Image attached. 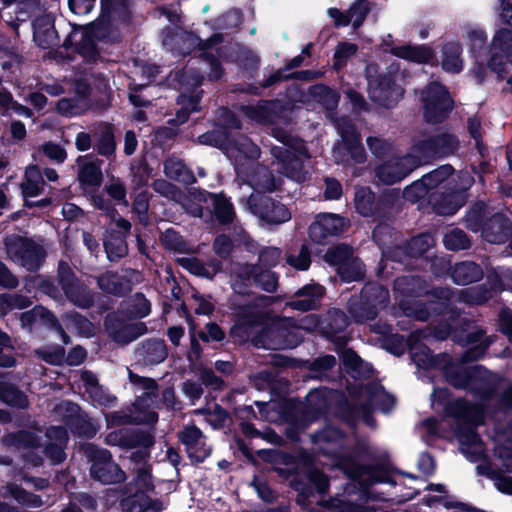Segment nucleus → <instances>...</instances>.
Returning <instances> with one entry per match:
<instances>
[{
	"mask_svg": "<svg viewBox=\"0 0 512 512\" xmlns=\"http://www.w3.org/2000/svg\"><path fill=\"white\" fill-rule=\"evenodd\" d=\"M359 297L368 305H373L378 316L379 310L384 309L388 304L389 291L379 283L368 282L361 289Z\"/></svg>",
	"mask_w": 512,
	"mask_h": 512,
	"instance_id": "ea45409f",
	"label": "nucleus"
},
{
	"mask_svg": "<svg viewBox=\"0 0 512 512\" xmlns=\"http://www.w3.org/2000/svg\"><path fill=\"white\" fill-rule=\"evenodd\" d=\"M275 138L282 146L273 145L270 154L279 164L280 172L291 180L304 182L307 179L304 162L310 157L305 142L285 132H278Z\"/></svg>",
	"mask_w": 512,
	"mask_h": 512,
	"instance_id": "0eeeda50",
	"label": "nucleus"
},
{
	"mask_svg": "<svg viewBox=\"0 0 512 512\" xmlns=\"http://www.w3.org/2000/svg\"><path fill=\"white\" fill-rule=\"evenodd\" d=\"M121 306L116 311L108 313L104 320V326L112 338L130 321Z\"/></svg>",
	"mask_w": 512,
	"mask_h": 512,
	"instance_id": "0e129e2a",
	"label": "nucleus"
},
{
	"mask_svg": "<svg viewBox=\"0 0 512 512\" xmlns=\"http://www.w3.org/2000/svg\"><path fill=\"white\" fill-rule=\"evenodd\" d=\"M83 452L91 463L90 475L93 480L104 485L120 484L126 480V473L113 461L109 450L94 443H87L83 447Z\"/></svg>",
	"mask_w": 512,
	"mask_h": 512,
	"instance_id": "1a4fd4ad",
	"label": "nucleus"
},
{
	"mask_svg": "<svg viewBox=\"0 0 512 512\" xmlns=\"http://www.w3.org/2000/svg\"><path fill=\"white\" fill-rule=\"evenodd\" d=\"M433 238L427 233L418 234L407 240L393 251V259L400 263H409L412 259L423 257L432 247Z\"/></svg>",
	"mask_w": 512,
	"mask_h": 512,
	"instance_id": "a878e982",
	"label": "nucleus"
},
{
	"mask_svg": "<svg viewBox=\"0 0 512 512\" xmlns=\"http://www.w3.org/2000/svg\"><path fill=\"white\" fill-rule=\"evenodd\" d=\"M357 51V44L347 41L339 42L333 55V68L336 71L341 70L346 66L347 61L357 53Z\"/></svg>",
	"mask_w": 512,
	"mask_h": 512,
	"instance_id": "680f3d73",
	"label": "nucleus"
},
{
	"mask_svg": "<svg viewBox=\"0 0 512 512\" xmlns=\"http://www.w3.org/2000/svg\"><path fill=\"white\" fill-rule=\"evenodd\" d=\"M349 325V318L339 308H331L319 322L321 334L332 342H337V335L344 332Z\"/></svg>",
	"mask_w": 512,
	"mask_h": 512,
	"instance_id": "7c9ffc66",
	"label": "nucleus"
},
{
	"mask_svg": "<svg viewBox=\"0 0 512 512\" xmlns=\"http://www.w3.org/2000/svg\"><path fill=\"white\" fill-rule=\"evenodd\" d=\"M335 466L351 481L359 482L367 473L369 464H362L352 453L334 455Z\"/></svg>",
	"mask_w": 512,
	"mask_h": 512,
	"instance_id": "f704fd0d",
	"label": "nucleus"
},
{
	"mask_svg": "<svg viewBox=\"0 0 512 512\" xmlns=\"http://www.w3.org/2000/svg\"><path fill=\"white\" fill-rule=\"evenodd\" d=\"M367 81L370 99L382 107L393 108L403 97L404 89L396 83L392 74L368 76Z\"/></svg>",
	"mask_w": 512,
	"mask_h": 512,
	"instance_id": "dca6fc26",
	"label": "nucleus"
},
{
	"mask_svg": "<svg viewBox=\"0 0 512 512\" xmlns=\"http://www.w3.org/2000/svg\"><path fill=\"white\" fill-rule=\"evenodd\" d=\"M490 215L491 211L488 205L484 201H476L470 206L465 214V226L474 233H481L483 226Z\"/></svg>",
	"mask_w": 512,
	"mask_h": 512,
	"instance_id": "a18cd8bd",
	"label": "nucleus"
},
{
	"mask_svg": "<svg viewBox=\"0 0 512 512\" xmlns=\"http://www.w3.org/2000/svg\"><path fill=\"white\" fill-rule=\"evenodd\" d=\"M103 246L107 259L118 262L128 254L126 235L120 230H107L103 238Z\"/></svg>",
	"mask_w": 512,
	"mask_h": 512,
	"instance_id": "c9c22d12",
	"label": "nucleus"
},
{
	"mask_svg": "<svg viewBox=\"0 0 512 512\" xmlns=\"http://www.w3.org/2000/svg\"><path fill=\"white\" fill-rule=\"evenodd\" d=\"M34 31V40L42 49H49L58 46L60 38L55 26L46 18L36 20Z\"/></svg>",
	"mask_w": 512,
	"mask_h": 512,
	"instance_id": "58836bf2",
	"label": "nucleus"
},
{
	"mask_svg": "<svg viewBox=\"0 0 512 512\" xmlns=\"http://www.w3.org/2000/svg\"><path fill=\"white\" fill-rule=\"evenodd\" d=\"M324 294L325 288L322 285L309 283L299 288L294 294V299L287 304L293 310L308 312L317 309L319 300Z\"/></svg>",
	"mask_w": 512,
	"mask_h": 512,
	"instance_id": "cd10ccee",
	"label": "nucleus"
},
{
	"mask_svg": "<svg viewBox=\"0 0 512 512\" xmlns=\"http://www.w3.org/2000/svg\"><path fill=\"white\" fill-rule=\"evenodd\" d=\"M391 53L401 59L417 64L436 65L438 63L435 51L427 45H402L395 46Z\"/></svg>",
	"mask_w": 512,
	"mask_h": 512,
	"instance_id": "2f4dec72",
	"label": "nucleus"
},
{
	"mask_svg": "<svg viewBox=\"0 0 512 512\" xmlns=\"http://www.w3.org/2000/svg\"><path fill=\"white\" fill-rule=\"evenodd\" d=\"M154 444V435L144 430L131 431L125 434H121L118 439V445L125 449H150L154 446Z\"/></svg>",
	"mask_w": 512,
	"mask_h": 512,
	"instance_id": "49530a36",
	"label": "nucleus"
},
{
	"mask_svg": "<svg viewBox=\"0 0 512 512\" xmlns=\"http://www.w3.org/2000/svg\"><path fill=\"white\" fill-rule=\"evenodd\" d=\"M427 295L431 296L426 302L415 301L412 305L401 302V308L405 315L413 317L417 321L426 322L433 317H440L434 327L437 337V329L442 324H454L462 315L461 310L453 303V291L448 287H434Z\"/></svg>",
	"mask_w": 512,
	"mask_h": 512,
	"instance_id": "20e7f679",
	"label": "nucleus"
},
{
	"mask_svg": "<svg viewBox=\"0 0 512 512\" xmlns=\"http://www.w3.org/2000/svg\"><path fill=\"white\" fill-rule=\"evenodd\" d=\"M101 15L122 24H128L132 18L129 0H100Z\"/></svg>",
	"mask_w": 512,
	"mask_h": 512,
	"instance_id": "37998d69",
	"label": "nucleus"
},
{
	"mask_svg": "<svg viewBox=\"0 0 512 512\" xmlns=\"http://www.w3.org/2000/svg\"><path fill=\"white\" fill-rule=\"evenodd\" d=\"M42 156H46L50 160L61 164L67 158V152L60 144L48 141L32 153V158L35 162H40Z\"/></svg>",
	"mask_w": 512,
	"mask_h": 512,
	"instance_id": "6e6d98bb",
	"label": "nucleus"
},
{
	"mask_svg": "<svg viewBox=\"0 0 512 512\" xmlns=\"http://www.w3.org/2000/svg\"><path fill=\"white\" fill-rule=\"evenodd\" d=\"M486 330L476 325L475 321L462 315L454 324H442L437 329V338L440 340L451 339L456 344L468 348L464 354V361H477L482 358L491 345V341L485 338Z\"/></svg>",
	"mask_w": 512,
	"mask_h": 512,
	"instance_id": "423d86ee",
	"label": "nucleus"
},
{
	"mask_svg": "<svg viewBox=\"0 0 512 512\" xmlns=\"http://www.w3.org/2000/svg\"><path fill=\"white\" fill-rule=\"evenodd\" d=\"M47 442L43 446V453L52 465L63 463L66 458L65 449L68 445L69 436L66 427L50 426L45 432Z\"/></svg>",
	"mask_w": 512,
	"mask_h": 512,
	"instance_id": "4be33fe9",
	"label": "nucleus"
},
{
	"mask_svg": "<svg viewBox=\"0 0 512 512\" xmlns=\"http://www.w3.org/2000/svg\"><path fill=\"white\" fill-rule=\"evenodd\" d=\"M399 197V190L394 188L384 189L379 195L368 186H360L355 189V211L362 217L372 218L373 221L379 222L372 231L374 242L384 243L382 236L388 230V226L381 223L390 219Z\"/></svg>",
	"mask_w": 512,
	"mask_h": 512,
	"instance_id": "7ed1b4c3",
	"label": "nucleus"
},
{
	"mask_svg": "<svg viewBox=\"0 0 512 512\" xmlns=\"http://www.w3.org/2000/svg\"><path fill=\"white\" fill-rule=\"evenodd\" d=\"M163 166L165 176L173 181L184 185H191L196 182L194 173L187 167L183 160L168 158L164 161Z\"/></svg>",
	"mask_w": 512,
	"mask_h": 512,
	"instance_id": "a19ab883",
	"label": "nucleus"
},
{
	"mask_svg": "<svg viewBox=\"0 0 512 512\" xmlns=\"http://www.w3.org/2000/svg\"><path fill=\"white\" fill-rule=\"evenodd\" d=\"M97 285L104 293L123 297L131 291L130 281L115 271H106L97 277Z\"/></svg>",
	"mask_w": 512,
	"mask_h": 512,
	"instance_id": "72a5a7b5",
	"label": "nucleus"
},
{
	"mask_svg": "<svg viewBox=\"0 0 512 512\" xmlns=\"http://www.w3.org/2000/svg\"><path fill=\"white\" fill-rule=\"evenodd\" d=\"M257 277L254 285L267 292L275 293L278 288L279 275L269 269H264L261 265L257 266Z\"/></svg>",
	"mask_w": 512,
	"mask_h": 512,
	"instance_id": "052dcab7",
	"label": "nucleus"
},
{
	"mask_svg": "<svg viewBox=\"0 0 512 512\" xmlns=\"http://www.w3.org/2000/svg\"><path fill=\"white\" fill-rule=\"evenodd\" d=\"M94 149L97 154L104 156L107 159H110L115 155L116 142L114 134L110 129H107L100 134Z\"/></svg>",
	"mask_w": 512,
	"mask_h": 512,
	"instance_id": "338daca9",
	"label": "nucleus"
},
{
	"mask_svg": "<svg viewBox=\"0 0 512 512\" xmlns=\"http://www.w3.org/2000/svg\"><path fill=\"white\" fill-rule=\"evenodd\" d=\"M447 183L441 191L433 192L429 196V203L437 215H454L466 202L465 189L458 188L455 183Z\"/></svg>",
	"mask_w": 512,
	"mask_h": 512,
	"instance_id": "a211bd4d",
	"label": "nucleus"
},
{
	"mask_svg": "<svg viewBox=\"0 0 512 512\" xmlns=\"http://www.w3.org/2000/svg\"><path fill=\"white\" fill-rule=\"evenodd\" d=\"M57 280L65 297L73 305L82 309H89L94 305L93 292L76 277L74 271L66 262L61 261L59 263Z\"/></svg>",
	"mask_w": 512,
	"mask_h": 512,
	"instance_id": "4468645a",
	"label": "nucleus"
},
{
	"mask_svg": "<svg viewBox=\"0 0 512 512\" xmlns=\"http://www.w3.org/2000/svg\"><path fill=\"white\" fill-rule=\"evenodd\" d=\"M348 227V220L334 213H319L308 228L310 239L317 244H325L330 237L341 236Z\"/></svg>",
	"mask_w": 512,
	"mask_h": 512,
	"instance_id": "f3484780",
	"label": "nucleus"
},
{
	"mask_svg": "<svg viewBox=\"0 0 512 512\" xmlns=\"http://www.w3.org/2000/svg\"><path fill=\"white\" fill-rule=\"evenodd\" d=\"M443 244L447 250L460 251L470 248L471 241L466 232L454 228L444 235Z\"/></svg>",
	"mask_w": 512,
	"mask_h": 512,
	"instance_id": "13d9d810",
	"label": "nucleus"
},
{
	"mask_svg": "<svg viewBox=\"0 0 512 512\" xmlns=\"http://www.w3.org/2000/svg\"><path fill=\"white\" fill-rule=\"evenodd\" d=\"M0 400L6 405L16 409L29 408L27 395L12 383L2 382L0 386Z\"/></svg>",
	"mask_w": 512,
	"mask_h": 512,
	"instance_id": "09e8293b",
	"label": "nucleus"
},
{
	"mask_svg": "<svg viewBox=\"0 0 512 512\" xmlns=\"http://www.w3.org/2000/svg\"><path fill=\"white\" fill-rule=\"evenodd\" d=\"M423 119L427 124H441L447 120L455 107L448 88L439 81L429 82L420 92Z\"/></svg>",
	"mask_w": 512,
	"mask_h": 512,
	"instance_id": "6e6552de",
	"label": "nucleus"
},
{
	"mask_svg": "<svg viewBox=\"0 0 512 512\" xmlns=\"http://www.w3.org/2000/svg\"><path fill=\"white\" fill-rule=\"evenodd\" d=\"M66 427L71 433L78 437L93 438L99 429L97 423L93 422L88 414L82 411L76 403H69L67 414L63 417Z\"/></svg>",
	"mask_w": 512,
	"mask_h": 512,
	"instance_id": "5701e85b",
	"label": "nucleus"
},
{
	"mask_svg": "<svg viewBox=\"0 0 512 512\" xmlns=\"http://www.w3.org/2000/svg\"><path fill=\"white\" fill-rule=\"evenodd\" d=\"M339 134L341 145L337 150L341 154L342 160L347 156L354 163L363 164L366 161V152L362 144L361 135L355 124L350 120L343 121L339 126Z\"/></svg>",
	"mask_w": 512,
	"mask_h": 512,
	"instance_id": "aec40b11",
	"label": "nucleus"
},
{
	"mask_svg": "<svg viewBox=\"0 0 512 512\" xmlns=\"http://www.w3.org/2000/svg\"><path fill=\"white\" fill-rule=\"evenodd\" d=\"M348 312L356 323H365L377 318L375 307L368 305L359 296H352L348 301Z\"/></svg>",
	"mask_w": 512,
	"mask_h": 512,
	"instance_id": "3c124183",
	"label": "nucleus"
},
{
	"mask_svg": "<svg viewBox=\"0 0 512 512\" xmlns=\"http://www.w3.org/2000/svg\"><path fill=\"white\" fill-rule=\"evenodd\" d=\"M303 342V336L297 329H290L280 321L271 320L268 327L258 331L254 347L267 349H293Z\"/></svg>",
	"mask_w": 512,
	"mask_h": 512,
	"instance_id": "ddd939ff",
	"label": "nucleus"
},
{
	"mask_svg": "<svg viewBox=\"0 0 512 512\" xmlns=\"http://www.w3.org/2000/svg\"><path fill=\"white\" fill-rule=\"evenodd\" d=\"M445 415L456 420L455 433L462 441H469L478 437L475 426L478 423V418L481 415L480 408L469 402L465 398H457L452 400L445 407Z\"/></svg>",
	"mask_w": 512,
	"mask_h": 512,
	"instance_id": "f8f14e48",
	"label": "nucleus"
},
{
	"mask_svg": "<svg viewBox=\"0 0 512 512\" xmlns=\"http://www.w3.org/2000/svg\"><path fill=\"white\" fill-rule=\"evenodd\" d=\"M393 290L402 297L400 302L405 301L406 305L413 304L415 298L422 297L429 293L427 281L419 275H402L396 277L393 283ZM401 306V303H399Z\"/></svg>",
	"mask_w": 512,
	"mask_h": 512,
	"instance_id": "b1692460",
	"label": "nucleus"
},
{
	"mask_svg": "<svg viewBox=\"0 0 512 512\" xmlns=\"http://www.w3.org/2000/svg\"><path fill=\"white\" fill-rule=\"evenodd\" d=\"M135 353L140 362L153 366L167 359L168 347L164 339L148 338L138 344Z\"/></svg>",
	"mask_w": 512,
	"mask_h": 512,
	"instance_id": "c85d7f7f",
	"label": "nucleus"
},
{
	"mask_svg": "<svg viewBox=\"0 0 512 512\" xmlns=\"http://www.w3.org/2000/svg\"><path fill=\"white\" fill-rule=\"evenodd\" d=\"M78 180L83 186L97 187L102 183L103 174L99 166L89 162L79 169Z\"/></svg>",
	"mask_w": 512,
	"mask_h": 512,
	"instance_id": "bf43d9fd",
	"label": "nucleus"
},
{
	"mask_svg": "<svg viewBox=\"0 0 512 512\" xmlns=\"http://www.w3.org/2000/svg\"><path fill=\"white\" fill-rule=\"evenodd\" d=\"M432 193L425 184L423 176L411 183L403 191L404 198L412 203L418 202L427 196L429 197Z\"/></svg>",
	"mask_w": 512,
	"mask_h": 512,
	"instance_id": "774afa93",
	"label": "nucleus"
},
{
	"mask_svg": "<svg viewBox=\"0 0 512 512\" xmlns=\"http://www.w3.org/2000/svg\"><path fill=\"white\" fill-rule=\"evenodd\" d=\"M74 52L82 56L86 62L95 64L100 58L96 42L88 33H83L81 40L75 46Z\"/></svg>",
	"mask_w": 512,
	"mask_h": 512,
	"instance_id": "4d7b16f0",
	"label": "nucleus"
},
{
	"mask_svg": "<svg viewBox=\"0 0 512 512\" xmlns=\"http://www.w3.org/2000/svg\"><path fill=\"white\" fill-rule=\"evenodd\" d=\"M454 171L455 170L452 165L444 164L423 175V178L430 191L434 189H442L444 185L451 183L449 179L453 175Z\"/></svg>",
	"mask_w": 512,
	"mask_h": 512,
	"instance_id": "5fc2aeb1",
	"label": "nucleus"
},
{
	"mask_svg": "<svg viewBox=\"0 0 512 512\" xmlns=\"http://www.w3.org/2000/svg\"><path fill=\"white\" fill-rule=\"evenodd\" d=\"M225 307L232 322L228 331L232 343L238 346L251 343L254 346V339L258 335V331L270 324L269 314L263 311L256 302L243 299L238 295H230Z\"/></svg>",
	"mask_w": 512,
	"mask_h": 512,
	"instance_id": "f257e3e1",
	"label": "nucleus"
},
{
	"mask_svg": "<svg viewBox=\"0 0 512 512\" xmlns=\"http://www.w3.org/2000/svg\"><path fill=\"white\" fill-rule=\"evenodd\" d=\"M336 274L345 283L360 281L365 277V266L358 257L353 256L340 268L336 269Z\"/></svg>",
	"mask_w": 512,
	"mask_h": 512,
	"instance_id": "864d4df0",
	"label": "nucleus"
},
{
	"mask_svg": "<svg viewBox=\"0 0 512 512\" xmlns=\"http://www.w3.org/2000/svg\"><path fill=\"white\" fill-rule=\"evenodd\" d=\"M258 264L239 263L231 276L232 295H238L243 298L251 295V287L257 277Z\"/></svg>",
	"mask_w": 512,
	"mask_h": 512,
	"instance_id": "c756f323",
	"label": "nucleus"
},
{
	"mask_svg": "<svg viewBox=\"0 0 512 512\" xmlns=\"http://www.w3.org/2000/svg\"><path fill=\"white\" fill-rule=\"evenodd\" d=\"M459 148V138L453 133L440 131L424 134L422 137L413 140L404 161L416 168L446 159L456 154Z\"/></svg>",
	"mask_w": 512,
	"mask_h": 512,
	"instance_id": "39448f33",
	"label": "nucleus"
},
{
	"mask_svg": "<svg viewBox=\"0 0 512 512\" xmlns=\"http://www.w3.org/2000/svg\"><path fill=\"white\" fill-rule=\"evenodd\" d=\"M481 235L489 243L504 244L512 236V222L501 212L491 213Z\"/></svg>",
	"mask_w": 512,
	"mask_h": 512,
	"instance_id": "393cba45",
	"label": "nucleus"
},
{
	"mask_svg": "<svg viewBox=\"0 0 512 512\" xmlns=\"http://www.w3.org/2000/svg\"><path fill=\"white\" fill-rule=\"evenodd\" d=\"M119 508L122 512H163L165 506L162 500L152 499L145 491L137 490L123 496Z\"/></svg>",
	"mask_w": 512,
	"mask_h": 512,
	"instance_id": "bb28decb",
	"label": "nucleus"
},
{
	"mask_svg": "<svg viewBox=\"0 0 512 512\" xmlns=\"http://www.w3.org/2000/svg\"><path fill=\"white\" fill-rule=\"evenodd\" d=\"M309 94L327 111H334L338 107L339 93L325 84L312 85Z\"/></svg>",
	"mask_w": 512,
	"mask_h": 512,
	"instance_id": "8fccbe9b",
	"label": "nucleus"
},
{
	"mask_svg": "<svg viewBox=\"0 0 512 512\" xmlns=\"http://www.w3.org/2000/svg\"><path fill=\"white\" fill-rule=\"evenodd\" d=\"M164 33V44H168L169 42L176 41L180 39L184 43H188L186 49H179V54L183 56L191 55L194 51H206L211 50L215 46L219 45L223 42L224 36L221 33H214L207 39H201L199 35L194 33L193 31H185L181 36H178L177 33L171 27H166L163 31Z\"/></svg>",
	"mask_w": 512,
	"mask_h": 512,
	"instance_id": "412c9836",
	"label": "nucleus"
},
{
	"mask_svg": "<svg viewBox=\"0 0 512 512\" xmlns=\"http://www.w3.org/2000/svg\"><path fill=\"white\" fill-rule=\"evenodd\" d=\"M5 246L11 258L31 272L39 270L46 256L44 248L28 237L14 236Z\"/></svg>",
	"mask_w": 512,
	"mask_h": 512,
	"instance_id": "2eb2a0df",
	"label": "nucleus"
},
{
	"mask_svg": "<svg viewBox=\"0 0 512 512\" xmlns=\"http://www.w3.org/2000/svg\"><path fill=\"white\" fill-rule=\"evenodd\" d=\"M128 319L136 320L148 316L151 312V303L141 292L135 293L128 301L120 304Z\"/></svg>",
	"mask_w": 512,
	"mask_h": 512,
	"instance_id": "de8ad7c7",
	"label": "nucleus"
},
{
	"mask_svg": "<svg viewBox=\"0 0 512 512\" xmlns=\"http://www.w3.org/2000/svg\"><path fill=\"white\" fill-rule=\"evenodd\" d=\"M203 431L195 424L186 425L178 432V440L185 446V451L194 465L203 463L212 452L205 442Z\"/></svg>",
	"mask_w": 512,
	"mask_h": 512,
	"instance_id": "6ab92c4d",
	"label": "nucleus"
},
{
	"mask_svg": "<svg viewBox=\"0 0 512 512\" xmlns=\"http://www.w3.org/2000/svg\"><path fill=\"white\" fill-rule=\"evenodd\" d=\"M370 11L371 7L368 0H355L350 5L348 13L354 29H358L363 25Z\"/></svg>",
	"mask_w": 512,
	"mask_h": 512,
	"instance_id": "69168bd1",
	"label": "nucleus"
},
{
	"mask_svg": "<svg viewBox=\"0 0 512 512\" xmlns=\"http://www.w3.org/2000/svg\"><path fill=\"white\" fill-rule=\"evenodd\" d=\"M2 442L7 447L17 449H38L42 447L38 435L29 430H18L3 436Z\"/></svg>",
	"mask_w": 512,
	"mask_h": 512,
	"instance_id": "c03bdc74",
	"label": "nucleus"
},
{
	"mask_svg": "<svg viewBox=\"0 0 512 512\" xmlns=\"http://www.w3.org/2000/svg\"><path fill=\"white\" fill-rule=\"evenodd\" d=\"M354 256L352 246L346 243H339L327 249L323 260L331 267L340 268Z\"/></svg>",
	"mask_w": 512,
	"mask_h": 512,
	"instance_id": "603ef678",
	"label": "nucleus"
},
{
	"mask_svg": "<svg viewBox=\"0 0 512 512\" xmlns=\"http://www.w3.org/2000/svg\"><path fill=\"white\" fill-rule=\"evenodd\" d=\"M442 371L446 382L455 389L468 390L483 401L497 396L499 379L483 365L465 366L450 360Z\"/></svg>",
	"mask_w": 512,
	"mask_h": 512,
	"instance_id": "f03ea898",
	"label": "nucleus"
},
{
	"mask_svg": "<svg viewBox=\"0 0 512 512\" xmlns=\"http://www.w3.org/2000/svg\"><path fill=\"white\" fill-rule=\"evenodd\" d=\"M483 275L482 267L468 260L456 263L451 272L453 282L462 286L480 281Z\"/></svg>",
	"mask_w": 512,
	"mask_h": 512,
	"instance_id": "e433bc0d",
	"label": "nucleus"
},
{
	"mask_svg": "<svg viewBox=\"0 0 512 512\" xmlns=\"http://www.w3.org/2000/svg\"><path fill=\"white\" fill-rule=\"evenodd\" d=\"M147 332V326L144 322L127 323L113 340L121 344H129L144 335Z\"/></svg>",
	"mask_w": 512,
	"mask_h": 512,
	"instance_id": "e2e57ef3",
	"label": "nucleus"
},
{
	"mask_svg": "<svg viewBox=\"0 0 512 512\" xmlns=\"http://www.w3.org/2000/svg\"><path fill=\"white\" fill-rule=\"evenodd\" d=\"M441 67L445 72L458 74L463 69L462 46L459 42H447L442 46Z\"/></svg>",
	"mask_w": 512,
	"mask_h": 512,
	"instance_id": "79ce46f5",
	"label": "nucleus"
},
{
	"mask_svg": "<svg viewBox=\"0 0 512 512\" xmlns=\"http://www.w3.org/2000/svg\"><path fill=\"white\" fill-rule=\"evenodd\" d=\"M501 5L504 11L512 12V0H501ZM512 28V15L506 20ZM499 51L504 53L506 60L512 63V30L508 28H500L495 33L491 45L490 51Z\"/></svg>",
	"mask_w": 512,
	"mask_h": 512,
	"instance_id": "473e14b6",
	"label": "nucleus"
},
{
	"mask_svg": "<svg viewBox=\"0 0 512 512\" xmlns=\"http://www.w3.org/2000/svg\"><path fill=\"white\" fill-rule=\"evenodd\" d=\"M245 203L249 212L266 225H280L291 219L290 210L280 199L261 190L255 189L245 199Z\"/></svg>",
	"mask_w": 512,
	"mask_h": 512,
	"instance_id": "9d476101",
	"label": "nucleus"
},
{
	"mask_svg": "<svg viewBox=\"0 0 512 512\" xmlns=\"http://www.w3.org/2000/svg\"><path fill=\"white\" fill-rule=\"evenodd\" d=\"M196 199L199 204L193 210V215L201 218H214L221 225L233 223L235 210L232 202L224 193L199 191Z\"/></svg>",
	"mask_w": 512,
	"mask_h": 512,
	"instance_id": "9b49d317",
	"label": "nucleus"
},
{
	"mask_svg": "<svg viewBox=\"0 0 512 512\" xmlns=\"http://www.w3.org/2000/svg\"><path fill=\"white\" fill-rule=\"evenodd\" d=\"M3 498H12L19 505L28 508H39L43 505L40 495L25 490L20 484L8 482L2 491Z\"/></svg>",
	"mask_w": 512,
	"mask_h": 512,
	"instance_id": "4c0bfd02",
	"label": "nucleus"
}]
</instances>
